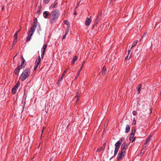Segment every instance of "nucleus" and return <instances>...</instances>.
<instances>
[{
	"label": "nucleus",
	"instance_id": "50",
	"mask_svg": "<svg viewBox=\"0 0 161 161\" xmlns=\"http://www.w3.org/2000/svg\"><path fill=\"white\" fill-rule=\"evenodd\" d=\"M16 55H15V56H14V58L16 56Z\"/></svg>",
	"mask_w": 161,
	"mask_h": 161
},
{
	"label": "nucleus",
	"instance_id": "38",
	"mask_svg": "<svg viewBox=\"0 0 161 161\" xmlns=\"http://www.w3.org/2000/svg\"><path fill=\"white\" fill-rule=\"evenodd\" d=\"M150 114H151V113H152V108H150Z\"/></svg>",
	"mask_w": 161,
	"mask_h": 161
},
{
	"label": "nucleus",
	"instance_id": "40",
	"mask_svg": "<svg viewBox=\"0 0 161 161\" xmlns=\"http://www.w3.org/2000/svg\"><path fill=\"white\" fill-rule=\"evenodd\" d=\"M130 50H131V49L128 50V54L130 53Z\"/></svg>",
	"mask_w": 161,
	"mask_h": 161
},
{
	"label": "nucleus",
	"instance_id": "2",
	"mask_svg": "<svg viewBox=\"0 0 161 161\" xmlns=\"http://www.w3.org/2000/svg\"><path fill=\"white\" fill-rule=\"evenodd\" d=\"M37 20L36 19L34 21V24L32 25L31 28L28 31V35L26 39V41H29L31 38L32 35L34 32L37 27Z\"/></svg>",
	"mask_w": 161,
	"mask_h": 161
},
{
	"label": "nucleus",
	"instance_id": "33",
	"mask_svg": "<svg viewBox=\"0 0 161 161\" xmlns=\"http://www.w3.org/2000/svg\"><path fill=\"white\" fill-rule=\"evenodd\" d=\"M125 140V138L124 137H122V138L120 139V142H123Z\"/></svg>",
	"mask_w": 161,
	"mask_h": 161
},
{
	"label": "nucleus",
	"instance_id": "10",
	"mask_svg": "<svg viewBox=\"0 0 161 161\" xmlns=\"http://www.w3.org/2000/svg\"><path fill=\"white\" fill-rule=\"evenodd\" d=\"M21 69L19 68V67H18L17 68H16L15 70L14 71V73L16 75H18L19 74V72L20 70Z\"/></svg>",
	"mask_w": 161,
	"mask_h": 161
},
{
	"label": "nucleus",
	"instance_id": "20",
	"mask_svg": "<svg viewBox=\"0 0 161 161\" xmlns=\"http://www.w3.org/2000/svg\"><path fill=\"white\" fill-rule=\"evenodd\" d=\"M20 85V82H18L17 84L13 87L14 89L17 90Z\"/></svg>",
	"mask_w": 161,
	"mask_h": 161
},
{
	"label": "nucleus",
	"instance_id": "48",
	"mask_svg": "<svg viewBox=\"0 0 161 161\" xmlns=\"http://www.w3.org/2000/svg\"><path fill=\"white\" fill-rule=\"evenodd\" d=\"M131 58V56H130V57H129V59L130 58Z\"/></svg>",
	"mask_w": 161,
	"mask_h": 161
},
{
	"label": "nucleus",
	"instance_id": "9",
	"mask_svg": "<svg viewBox=\"0 0 161 161\" xmlns=\"http://www.w3.org/2000/svg\"><path fill=\"white\" fill-rule=\"evenodd\" d=\"M91 21L90 18H87L85 22V25L87 26H89L91 24Z\"/></svg>",
	"mask_w": 161,
	"mask_h": 161
},
{
	"label": "nucleus",
	"instance_id": "29",
	"mask_svg": "<svg viewBox=\"0 0 161 161\" xmlns=\"http://www.w3.org/2000/svg\"><path fill=\"white\" fill-rule=\"evenodd\" d=\"M64 23L65 24L67 25L68 26L69 25V22L67 20L64 21Z\"/></svg>",
	"mask_w": 161,
	"mask_h": 161
},
{
	"label": "nucleus",
	"instance_id": "13",
	"mask_svg": "<svg viewBox=\"0 0 161 161\" xmlns=\"http://www.w3.org/2000/svg\"><path fill=\"white\" fill-rule=\"evenodd\" d=\"M134 135L131 134V135L130 136V141L131 142V143H132L134 141L135 139V137H134Z\"/></svg>",
	"mask_w": 161,
	"mask_h": 161
},
{
	"label": "nucleus",
	"instance_id": "46",
	"mask_svg": "<svg viewBox=\"0 0 161 161\" xmlns=\"http://www.w3.org/2000/svg\"><path fill=\"white\" fill-rule=\"evenodd\" d=\"M43 133V130H42V133H41V136L42 135V134Z\"/></svg>",
	"mask_w": 161,
	"mask_h": 161
},
{
	"label": "nucleus",
	"instance_id": "41",
	"mask_svg": "<svg viewBox=\"0 0 161 161\" xmlns=\"http://www.w3.org/2000/svg\"><path fill=\"white\" fill-rule=\"evenodd\" d=\"M146 33H145L143 35V36H142V37H143L144 36H146Z\"/></svg>",
	"mask_w": 161,
	"mask_h": 161
},
{
	"label": "nucleus",
	"instance_id": "42",
	"mask_svg": "<svg viewBox=\"0 0 161 161\" xmlns=\"http://www.w3.org/2000/svg\"><path fill=\"white\" fill-rule=\"evenodd\" d=\"M128 58V56H126V57H125V60H127V59Z\"/></svg>",
	"mask_w": 161,
	"mask_h": 161
},
{
	"label": "nucleus",
	"instance_id": "31",
	"mask_svg": "<svg viewBox=\"0 0 161 161\" xmlns=\"http://www.w3.org/2000/svg\"><path fill=\"white\" fill-rule=\"evenodd\" d=\"M16 89H14V88H13L12 89V92L13 93H15L16 92Z\"/></svg>",
	"mask_w": 161,
	"mask_h": 161
},
{
	"label": "nucleus",
	"instance_id": "45",
	"mask_svg": "<svg viewBox=\"0 0 161 161\" xmlns=\"http://www.w3.org/2000/svg\"><path fill=\"white\" fill-rule=\"evenodd\" d=\"M134 47H133V45H132V46L130 49H131Z\"/></svg>",
	"mask_w": 161,
	"mask_h": 161
},
{
	"label": "nucleus",
	"instance_id": "36",
	"mask_svg": "<svg viewBox=\"0 0 161 161\" xmlns=\"http://www.w3.org/2000/svg\"><path fill=\"white\" fill-rule=\"evenodd\" d=\"M136 120H135V119H134V121H133V125H135L136 124Z\"/></svg>",
	"mask_w": 161,
	"mask_h": 161
},
{
	"label": "nucleus",
	"instance_id": "17",
	"mask_svg": "<svg viewBox=\"0 0 161 161\" xmlns=\"http://www.w3.org/2000/svg\"><path fill=\"white\" fill-rule=\"evenodd\" d=\"M106 71V69L105 67L104 66L102 69V73L103 75H105Z\"/></svg>",
	"mask_w": 161,
	"mask_h": 161
},
{
	"label": "nucleus",
	"instance_id": "6",
	"mask_svg": "<svg viewBox=\"0 0 161 161\" xmlns=\"http://www.w3.org/2000/svg\"><path fill=\"white\" fill-rule=\"evenodd\" d=\"M21 58L22 59V62L20 65V66H19L18 67L22 69L25 67L26 65V64L25 63V60L23 57H21Z\"/></svg>",
	"mask_w": 161,
	"mask_h": 161
},
{
	"label": "nucleus",
	"instance_id": "5",
	"mask_svg": "<svg viewBox=\"0 0 161 161\" xmlns=\"http://www.w3.org/2000/svg\"><path fill=\"white\" fill-rule=\"evenodd\" d=\"M41 61V58L40 56H39L35 62V65L34 68V70H35L38 67Z\"/></svg>",
	"mask_w": 161,
	"mask_h": 161
},
{
	"label": "nucleus",
	"instance_id": "14",
	"mask_svg": "<svg viewBox=\"0 0 161 161\" xmlns=\"http://www.w3.org/2000/svg\"><path fill=\"white\" fill-rule=\"evenodd\" d=\"M152 136V135H150L148 136L146 140V144H148V142L150 141L151 138Z\"/></svg>",
	"mask_w": 161,
	"mask_h": 161
},
{
	"label": "nucleus",
	"instance_id": "7",
	"mask_svg": "<svg viewBox=\"0 0 161 161\" xmlns=\"http://www.w3.org/2000/svg\"><path fill=\"white\" fill-rule=\"evenodd\" d=\"M127 147V144L126 143L124 142L121 146L122 151H125Z\"/></svg>",
	"mask_w": 161,
	"mask_h": 161
},
{
	"label": "nucleus",
	"instance_id": "37",
	"mask_svg": "<svg viewBox=\"0 0 161 161\" xmlns=\"http://www.w3.org/2000/svg\"><path fill=\"white\" fill-rule=\"evenodd\" d=\"M67 35V34H66V33H65L63 37V39H64L66 38V36Z\"/></svg>",
	"mask_w": 161,
	"mask_h": 161
},
{
	"label": "nucleus",
	"instance_id": "26",
	"mask_svg": "<svg viewBox=\"0 0 161 161\" xmlns=\"http://www.w3.org/2000/svg\"><path fill=\"white\" fill-rule=\"evenodd\" d=\"M51 0H43L44 2L46 4H48Z\"/></svg>",
	"mask_w": 161,
	"mask_h": 161
},
{
	"label": "nucleus",
	"instance_id": "32",
	"mask_svg": "<svg viewBox=\"0 0 161 161\" xmlns=\"http://www.w3.org/2000/svg\"><path fill=\"white\" fill-rule=\"evenodd\" d=\"M132 114L134 115H136L137 114V112L136 111H133L132 112Z\"/></svg>",
	"mask_w": 161,
	"mask_h": 161
},
{
	"label": "nucleus",
	"instance_id": "24",
	"mask_svg": "<svg viewBox=\"0 0 161 161\" xmlns=\"http://www.w3.org/2000/svg\"><path fill=\"white\" fill-rule=\"evenodd\" d=\"M136 131V129L135 128H133L132 129V132L131 134L134 135Z\"/></svg>",
	"mask_w": 161,
	"mask_h": 161
},
{
	"label": "nucleus",
	"instance_id": "27",
	"mask_svg": "<svg viewBox=\"0 0 161 161\" xmlns=\"http://www.w3.org/2000/svg\"><path fill=\"white\" fill-rule=\"evenodd\" d=\"M138 43V40L135 41L132 44L133 47H134Z\"/></svg>",
	"mask_w": 161,
	"mask_h": 161
},
{
	"label": "nucleus",
	"instance_id": "47",
	"mask_svg": "<svg viewBox=\"0 0 161 161\" xmlns=\"http://www.w3.org/2000/svg\"><path fill=\"white\" fill-rule=\"evenodd\" d=\"M76 14V12H75V13H74V14Z\"/></svg>",
	"mask_w": 161,
	"mask_h": 161
},
{
	"label": "nucleus",
	"instance_id": "35",
	"mask_svg": "<svg viewBox=\"0 0 161 161\" xmlns=\"http://www.w3.org/2000/svg\"><path fill=\"white\" fill-rule=\"evenodd\" d=\"M68 71V69H66L64 71V73L63 74H64V75H65V74Z\"/></svg>",
	"mask_w": 161,
	"mask_h": 161
},
{
	"label": "nucleus",
	"instance_id": "16",
	"mask_svg": "<svg viewBox=\"0 0 161 161\" xmlns=\"http://www.w3.org/2000/svg\"><path fill=\"white\" fill-rule=\"evenodd\" d=\"M77 58L78 57L76 56H75L74 57L71 62L73 64H75V61L77 60Z\"/></svg>",
	"mask_w": 161,
	"mask_h": 161
},
{
	"label": "nucleus",
	"instance_id": "4",
	"mask_svg": "<svg viewBox=\"0 0 161 161\" xmlns=\"http://www.w3.org/2000/svg\"><path fill=\"white\" fill-rule=\"evenodd\" d=\"M121 144V142H120V141H118L115 143V148L114 151V155L110 159V160L114 156H115L117 154L119 148Z\"/></svg>",
	"mask_w": 161,
	"mask_h": 161
},
{
	"label": "nucleus",
	"instance_id": "12",
	"mask_svg": "<svg viewBox=\"0 0 161 161\" xmlns=\"http://www.w3.org/2000/svg\"><path fill=\"white\" fill-rule=\"evenodd\" d=\"M130 125H127L125 129V132L126 133H128L130 131Z\"/></svg>",
	"mask_w": 161,
	"mask_h": 161
},
{
	"label": "nucleus",
	"instance_id": "22",
	"mask_svg": "<svg viewBox=\"0 0 161 161\" xmlns=\"http://www.w3.org/2000/svg\"><path fill=\"white\" fill-rule=\"evenodd\" d=\"M70 28V26H69V25L67 26V27L66 30V31L65 32L66 34H68Z\"/></svg>",
	"mask_w": 161,
	"mask_h": 161
},
{
	"label": "nucleus",
	"instance_id": "25",
	"mask_svg": "<svg viewBox=\"0 0 161 161\" xmlns=\"http://www.w3.org/2000/svg\"><path fill=\"white\" fill-rule=\"evenodd\" d=\"M19 31H18L14 35V37L15 38V39H17V34Z\"/></svg>",
	"mask_w": 161,
	"mask_h": 161
},
{
	"label": "nucleus",
	"instance_id": "28",
	"mask_svg": "<svg viewBox=\"0 0 161 161\" xmlns=\"http://www.w3.org/2000/svg\"><path fill=\"white\" fill-rule=\"evenodd\" d=\"M103 149V148L102 147H101L99 148H98L97 151V152H101L102 151Z\"/></svg>",
	"mask_w": 161,
	"mask_h": 161
},
{
	"label": "nucleus",
	"instance_id": "8",
	"mask_svg": "<svg viewBox=\"0 0 161 161\" xmlns=\"http://www.w3.org/2000/svg\"><path fill=\"white\" fill-rule=\"evenodd\" d=\"M125 151H121L119 152L118 155L117 159L119 160L121 159L123 157H124L123 153H125Z\"/></svg>",
	"mask_w": 161,
	"mask_h": 161
},
{
	"label": "nucleus",
	"instance_id": "49",
	"mask_svg": "<svg viewBox=\"0 0 161 161\" xmlns=\"http://www.w3.org/2000/svg\"><path fill=\"white\" fill-rule=\"evenodd\" d=\"M51 160H52V158H51V159H50V161H51Z\"/></svg>",
	"mask_w": 161,
	"mask_h": 161
},
{
	"label": "nucleus",
	"instance_id": "15",
	"mask_svg": "<svg viewBox=\"0 0 161 161\" xmlns=\"http://www.w3.org/2000/svg\"><path fill=\"white\" fill-rule=\"evenodd\" d=\"M83 64H82V65L80 68V70L78 72L77 74V75L75 77V79H77V78H78L80 74V72L81 71V70L82 69V68H83Z\"/></svg>",
	"mask_w": 161,
	"mask_h": 161
},
{
	"label": "nucleus",
	"instance_id": "19",
	"mask_svg": "<svg viewBox=\"0 0 161 161\" xmlns=\"http://www.w3.org/2000/svg\"><path fill=\"white\" fill-rule=\"evenodd\" d=\"M64 76V74H63L62 76L58 80L57 83L58 85L60 84L61 81L63 80V78Z\"/></svg>",
	"mask_w": 161,
	"mask_h": 161
},
{
	"label": "nucleus",
	"instance_id": "51",
	"mask_svg": "<svg viewBox=\"0 0 161 161\" xmlns=\"http://www.w3.org/2000/svg\"><path fill=\"white\" fill-rule=\"evenodd\" d=\"M160 92H161V91H160Z\"/></svg>",
	"mask_w": 161,
	"mask_h": 161
},
{
	"label": "nucleus",
	"instance_id": "43",
	"mask_svg": "<svg viewBox=\"0 0 161 161\" xmlns=\"http://www.w3.org/2000/svg\"><path fill=\"white\" fill-rule=\"evenodd\" d=\"M101 14H99V15H98V17H97V19H98V17H99V16H101Z\"/></svg>",
	"mask_w": 161,
	"mask_h": 161
},
{
	"label": "nucleus",
	"instance_id": "30",
	"mask_svg": "<svg viewBox=\"0 0 161 161\" xmlns=\"http://www.w3.org/2000/svg\"><path fill=\"white\" fill-rule=\"evenodd\" d=\"M42 53V54H41V58H43L44 56V55L45 54V53H44V52H41Z\"/></svg>",
	"mask_w": 161,
	"mask_h": 161
},
{
	"label": "nucleus",
	"instance_id": "1",
	"mask_svg": "<svg viewBox=\"0 0 161 161\" xmlns=\"http://www.w3.org/2000/svg\"><path fill=\"white\" fill-rule=\"evenodd\" d=\"M59 15V13L57 9L53 10L49 15V22L51 24L54 23L58 19Z\"/></svg>",
	"mask_w": 161,
	"mask_h": 161
},
{
	"label": "nucleus",
	"instance_id": "34",
	"mask_svg": "<svg viewBox=\"0 0 161 161\" xmlns=\"http://www.w3.org/2000/svg\"><path fill=\"white\" fill-rule=\"evenodd\" d=\"M16 41H17V39H15L14 41H13V44L14 45L16 44Z\"/></svg>",
	"mask_w": 161,
	"mask_h": 161
},
{
	"label": "nucleus",
	"instance_id": "11",
	"mask_svg": "<svg viewBox=\"0 0 161 161\" xmlns=\"http://www.w3.org/2000/svg\"><path fill=\"white\" fill-rule=\"evenodd\" d=\"M47 45L46 44H44L43 45L41 49V52L45 53V51L47 49Z\"/></svg>",
	"mask_w": 161,
	"mask_h": 161
},
{
	"label": "nucleus",
	"instance_id": "44",
	"mask_svg": "<svg viewBox=\"0 0 161 161\" xmlns=\"http://www.w3.org/2000/svg\"><path fill=\"white\" fill-rule=\"evenodd\" d=\"M142 153H140V154H139V156H141L142 154Z\"/></svg>",
	"mask_w": 161,
	"mask_h": 161
},
{
	"label": "nucleus",
	"instance_id": "23",
	"mask_svg": "<svg viewBox=\"0 0 161 161\" xmlns=\"http://www.w3.org/2000/svg\"><path fill=\"white\" fill-rule=\"evenodd\" d=\"M79 96H78V95H76L75 97V98L73 99L74 101H75V99L76 98V102H78L79 101Z\"/></svg>",
	"mask_w": 161,
	"mask_h": 161
},
{
	"label": "nucleus",
	"instance_id": "21",
	"mask_svg": "<svg viewBox=\"0 0 161 161\" xmlns=\"http://www.w3.org/2000/svg\"><path fill=\"white\" fill-rule=\"evenodd\" d=\"M139 87L137 89V93L139 94L141 91V84H139Z\"/></svg>",
	"mask_w": 161,
	"mask_h": 161
},
{
	"label": "nucleus",
	"instance_id": "39",
	"mask_svg": "<svg viewBox=\"0 0 161 161\" xmlns=\"http://www.w3.org/2000/svg\"><path fill=\"white\" fill-rule=\"evenodd\" d=\"M147 144H146V142L144 144V145L143 146L144 147H147Z\"/></svg>",
	"mask_w": 161,
	"mask_h": 161
},
{
	"label": "nucleus",
	"instance_id": "3",
	"mask_svg": "<svg viewBox=\"0 0 161 161\" xmlns=\"http://www.w3.org/2000/svg\"><path fill=\"white\" fill-rule=\"evenodd\" d=\"M31 73V70L29 69H25L20 75L19 80L22 81H24L30 76Z\"/></svg>",
	"mask_w": 161,
	"mask_h": 161
},
{
	"label": "nucleus",
	"instance_id": "18",
	"mask_svg": "<svg viewBox=\"0 0 161 161\" xmlns=\"http://www.w3.org/2000/svg\"><path fill=\"white\" fill-rule=\"evenodd\" d=\"M48 15L49 14L47 11H44L43 13V16L45 18H47V17Z\"/></svg>",
	"mask_w": 161,
	"mask_h": 161
}]
</instances>
